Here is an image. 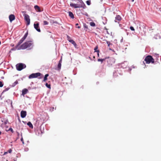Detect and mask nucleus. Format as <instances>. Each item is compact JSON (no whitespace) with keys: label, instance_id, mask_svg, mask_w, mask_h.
Listing matches in <instances>:
<instances>
[{"label":"nucleus","instance_id":"obj_1","mask_svg":"<svg viewBox=\"0 0 161 161\" xmlns=\"http://www.w3.org/2000/svg\"><path fill=\"white\" fill-rule=\"evenodd\" d=\"M32 41H28L25 42L21 46V48L24 49L27 48L32 47L33 46Z\"/></svg>","mask_w":161,"mask_h":161},{"label":"nucleus","instance_id":"obj_2","mask_svg":"<svg viewBox=\"0 0 161 161\" xmlns=\"http://www.w3.org/2000/svg\"><path fill=\"white\" fill-rule=\"evenodd\" d=\"M115 59L113 58H108L107 60L108 66L109 67L112 66L115 63Z\"/></svg>","mask_w":161,"mask_h":161},{"label":"nucleus","instance_id":"obj_3","mask_svg":"<svg viewBox=\"0 0 161 161\" xmlns=\"http://www.w3.org/2000/svg\"><path fill=\"white\" fill-rule=\"evenodd\" d=\"M145 60L147 64H150V63H153L154 62V59L150 55H148L147 56Z\"/></svg>","mask_w":161,"mask_h":161},{"label":"nucleus","instance_id":"obj_4","mask_svg":"<svg viewBox=\"0 0 161 161\" xmlns=\"http://www.w3.org/2000/svg\"><path fill=\"white\" fill-rule=\"evenodd\" d=\"M24 17V19L26 22V25H30V16L27 14H24L23 15Z\"/></svg>","mask_w":161,"mask_h":161},{"label":"nucleus","instance_id":"obj_5","mask_svg":"<svg viewBox=\"0 0 161 161\" xmlns=\"http://www.w3.org/2000/svg\"><path fill=\"white\" fill-rule=\"evenodd\" d=\"M41 75V74L39 72L36 73H32L29 76V78L32 79L36 78L38 76H40Z\"/></svg>","mask_w":161,"mask_h":161},{"label":"nucleus","instance_id":"obj_6","mask_svg":"<svg viewBox=\"0 0 161 161\" xmlns=\"http://www.w3.org/2000/svg\"><path fill=\"white\" fill-rule=\"evenodd\" d=\"M70 5L71 7L74 8H80L83 7L82 5L78 4H75L73 3H70Z\"/></svg>","mask_w":161,"mask_h":161},{"label":"nucleus","instance_id":"obj_7","mask_svg":"<svg viewBox=\"0 0 161 161\" xmlns=\"http://www.w3.org/2000/svg\"><path fill=\"white\" fill-rule=\"evenodd\" d=\"M28 34V31L25 33L24 36L21 39V43H22L26 38Z\"/></svg>","mask_w":161,"mask_h":161},{"label":"nucleus","instance_id":"obj_8","mask_svg":"<svg viewBox=\"0 0 161 161\" xmlns=\"http://www.w3.org/2000/svg\"><path fill=\"white\" fill-rule=\"evenodd\" d=\"M34 28L38 32H40L41 31V30L40 29L39 27V24L38 23L36 24L35 23L34 24Z\"/></svg>","mask_w":161,"mask_h":161},{"label":"nucleus","instance_id":"obj_9","mask_svg":"<svg viewBox=\"0 0 161 161\" xmlns=\"http://www.w3.org/2000/svg\"><path fill=\"white\" fill-rule=\"evenodd\" d=\"M27 114L26 112L25 111L22 110L21 111V117L22 118L25 117Z\"/></svg>","mask_w":161,"mask_h":161},{"label":"nucleus","instance_id":"obj_10","mask_svg":"<svg viewBox=\"0 0 161 161\" xmlns=\"http://www.w3.org/2000/svg\"><path fill=\"white\" fill-rule=\"evenodd\" d=\"M9 19L11 22L15 19V16L13 14H11L9 16Z\"/></svg>","mask_w":161,"mask_h":161},{"label":"nucleus","instance_id":"obj_11","mask_svg":"<svg viewBox=\"0 0 161 161\" xmlns=\"http://www.w3.org/2000/svg\"><path fill=\"white\" fill-rule=\"evenodd\" d=\"M121 19V17L119 15H117L116 17H115V22H117L119 21H120Z\"/></svg>","mask_w":161,"mask_h":161},{"label":"nucleus","instance_id":"obj_12","mask_svg":"<svg viewBox=\"0 0 161 161\" xmlns=\"http://www.w3.org/2000/svg\"><path fill=\"white\" fill-rule=\"evenodd\" d=\"M15 49H20V41L15 46Z\"/></svg>","mask_w":161,"mask_h":161},{"label":"nucleus","instance_id":"obj_13","mask_svg":"<svg viewBox=\"0 0 161 161\" xmlns=\"http://www.w3.org/2000/svg\"><path fill=\"white\" fill-rule=\"evenodd\" d=\"M28 92V90L27 89L25 88L23 89L22 91V95L24 96L25 94H26Z\"/></svg>","mask_w":161,"mask_h":161},{"label":"nucleus","instance_id":"obj_14","mask_svg":"<svg viewBox=\"0 0 161 161\" xmlns=\"http://www.w3.org/2000/svg\"><path fill=\"white\" fill-rule=\"evenodd\" d=\"M61 62H62V59H61L59 61V62L58 65V70H60L61 68Z\"/></svg>","mask_w":161,"mask_h":161},{"label":"nucleus","instance_id":"obj_15","mask_svg":"<svg viewBox=\"0 0 161 161\" xmlns=\"http://www.w3.org/2000/svg\"><path fill=\"white\" fill-rule=\"evenodd\" d=\"M34 8L36 11L38 12H41V9L40 7L37 5H35L34 6Z\"/></svg>","mask_w":161,"mask_h":161},{"label":"nucleus","instance_id":"obj_16","mask_svg":"<svg viewBox=\"0 0 161 161\" xmlns=\"http://www.w3.org/2000/svg\"><path fill=\"white\" fill-rule=\"evenodd\" d=\"M19 81V79H18L16 80L12 85V87L16 85L18 83V81Z\"/></svg>","mask_w":161,"mask_h":161},{"label":"nucleus","instance_id":"obj_17","mask_svg":"<svg viewBox=\"0 0 161 161\" xmlns=\"http://www.w3.org/2000/svg\"><path fill=\"white\" fill-rule=\"evenodd\" d=\"M26 67V66L25 64L21 63V70Z\"/></svg>","mask_w":161,"mask_h":161},{"label":"nucleus","instance_id":"obj_18","mask_svg":"<svg viewBox=\"0 0 161 161\" xmlns=\"http://www.w3.org/2000/svg\"><path fill=\"white\" fill-rule=\"evenodd\" d=\"M107 43L108 44V47H109V49L111 50H112V49L111 48V47H110L111 46H112L113 44L111 43L110 42L108 41L107 42Z\"/></svg>","mask_w":161,"mask_h":161},{"label":"nucleus","instance_id":"obj_19","mask_svg":"<svg viewBox=\"0 0 161 161\" xmlns=\"http://www.w3.org/2000/svg\"><path fill=\"white\" fill-rule=\"evenodd\" d=\"M16 68L18 70L20 71V63L17 64L16 65Z\"/></svg>","mask_w":161,"mask_h":161},{"label":"nucleus","instance_id":"obj_20","mask_svg":"<svg viewBox=\"0 0 161 161\" xmlns=\"http://www.w3.org/2000/svg\"><path fill=\"white\" fill-rule=\"evenodd\" d=\"M69 16H70V17H71V18H72V19L74 18V14L72 12H69Z\"/></svg>","mask_w":161,"mask_h":161},{"label":"nucleus","instance_id":"obj_21","mask_svg":"<svg viewBox=\"0 0 161 161\" xmlns=\"http://www.w3.org/2000/svg\"><path fill=\"white\" fill-rule=\"evenodd\" d=\"M27 125L29 126L32 129L33 128V126L32 125V124L30 122H29L27 124Z\"/></svg>","mask_w":161,"mask_h":161},{"label":"nucleus","instance_id":"obj_22","mask_svg":"<svg viewBox=\"0 0 161 161\" xmlns=\"http://www.w3.org/2000/svg\"><path fill=\"white\" fill-rule=\"evenodd\" d=\"M48 76H49V75L48 74H46V75H45V76L44 77L43 81H46L47 80V77Z\"/></svg>","mask_w":161,"mask_h":161},{"label":"nucleus","instance_id":"obj_23","mask_svg":"<svg viewBox=\"0 0 161 161\" xmlns=\"http://www.w3.org/2000/svg\"><path fill=\"white\" fill-rule=\"evenodd\" d=\"M69 42L71 43L72 44H73L75 46H76V44L75 42L73 40H71L69 41Z\"/></svg>","mask_w":161,"mask_h":161},{"label":"nucleus","instance_id":"obj_24","mask_svg":"<svg viewBox=\"0 0 161 161\" xmlns=\"http://www.w3.org/2000/svg\"><path fill=\"white\" fill-rule=\"evenodd\" d=\"M90 25L91 26H95V23L93 22H91L90 23Z\"/></svg>","mask_w":161,"mask_h":161},{"label":"nucleus","instance_id":"obj_25","mask_svg":"<svg viewBox=\"0 0 161 161\" xmlns=\"http://www.w3.org/2000/svg\"><path fill=\"white\" fill-rule=\"evenodd\" d=\"M12 150L11 149H10L7 152H5L4 153V154H6L8 153H10L12 152Z\"/></svg>","mask_w":161,"mask_h":161},{"label":"nucleus","instance_id":"obj_26","mask_svg":"<svg viewBox=\"0 0 161 161\" xmlns=\"http://www.w3.org/2000/svg\"><path fill=\"white\" fill-rule=\"evenodd\" d=\"M46 86L48 88H51V86L50 85L48 84L47 83H46Z\"/></svg>","mask_w":161,"mask_h":161},{"label":"nucleus","instance_id":"obj_27","mask_svg":"<svg viewBox=\"0 0 161 161\" xmlns=\"http://www.w3.org/2000/svg\"><path fill=\"white\" fill-rule=\"evenodd\" d=\"M48 24V22L46 21H43V25H47Z\"/></svg>","mask_w":161,"mask_h":161},{"label":"nucleus","instance_id":"obj_28","mask_svg":"<svg viewBox=\"0 0 161 161\" xmlns=\"http://www.w3.org/2000/svg\"><path fill=\"white\" fill-rule=\"evenodd\" d=\"M105 60V59H98V61H101V63H102L103 61Z\"/></svg>","mask_w":161,"mask_h":161},{"label":"nucleus","instance_id":"obj_29","mask_svg":"<svg viewBox=\"0 0 161 161\" xmlns=\"http://www.w3.org/2000/svg\"><path fill=\"white\" fill-rule=\"evenodd\" d=\"M9 88H6L3 91V92H2V93H3V92L8 91L9 89Z\"/></svg>","mask_w":161,"mask_h":161},{"label":"nucleus","instance_id":"obj_30","mask_svg":"<svg viewBox=\"0 0 161 161\" xmlns=\"http://www.w3.org/2000/svg\"><path fill=\"white\" fill-rule=\"evenodd\" d=\"M86 3L88 5H89L91 4V1L90 0H88L86 2Z\"/></svg>","mask_w":161,"mask_h":161},{"label":"nucleus","instance_id":"obj_31","mask_svg":"<svg viewBox=\"0 0 161 161\" xmlns=\"http://www.w3.org/2000/svg\"><path fill=\"white\" fill-rule=\"evenodd\" d=\"M67 38L69 42L70 40H72L71 38L68 36V35L67 36Z\"/></svg>","mask_w":161,"mask_h":161},{"label":"nucleus","instance_id":"obj_32","mask_svg":"<svg viewBox=\"0 0 161 161\" xmlns=\"http://www.w3.org/2000/svg\"><path fill=\"white\" fill-rule=\"evenodd\" d=\"M8 123V121L7 119L4 120L3 121V123L5 125H6Z\"/></svg>","mask_w":161,"mask_h":161},{"label":"nucleus","instance_id":"obj_33","mask_svg":"<svg viewBox=\"0 0 161 161\" xmlns=\"http://www.w3.org/2000/svg\"><path fill=\"white\" fill-rule=\"evenodd\" d=\"M54 107H51L50 109V110L51 111H53L54 110Z\"/></svg>","mask_w":161,"mask_h":161},{"label":"nucleus","instance_id":"obj_34","mask_svg":"<svg viewBox=\"0 0 161 161\" xmlns=\"http://www.w3.org/2000/svg\"><path fill=\"white\" fill-rule=\"evenodd\" d=\"M3 84L2 81H0V87H2L3 86Z\"/></svg>","mask_w":161,"mask_h":161},{"label":"nucleus","instance_id":"obj_35","mask_svg":"<svg viewBox=\"0 0 161 161\" xmlns=\"http://www.w3.org/2000/svg\"><path fill=\"white\" fill-rule=\"evenodd\" d=\"M78 25H79V24L78 23H77V24H75V25H76V27H77V28H78L79 29H80V26H77Z\"/></svg>","mask_w":161,"mask_h":161},{"label":"nucleus","instance_id":"obj_36","mask_svg":"<svg viewBox=\"0 0 161 161\" xmlns=\"http://www.w3.org/2000/svg\"><path fill=\"white\" fill-rule=\"evenodd\" d=\"M130 29L132 31H134L135 30L134 27L132 26H130Z\"/></svg>","mask_w":161,"mask_h":161},{"label":"nucleus","instance_id":"obj_37","mask_svg":"<svg viewBox=\"0 0 161 161\" xmlns=\"http://www.w3.org/2000/svg\"><path fill=\"white\" fill-rule=\"evenodd\" d=\"M8 131H10L12 132H13V130L11 128H9V129L8 130Z\"/></svg>","mask_w":161,"mask_h":161},{"label":"nucleus","instance_id":"obj_38","mask_svg":"<svg viewBox=\"0 0 161 161\" xmlns=\"http://www.w3.org/2000/svg\"><path fill=\"white\" fill-rule=\"evenodd\" d=\"M84 27L85 28L88 29V28L87 26L85 24H84Z\"/></svg>","mask_w":161,"mask_h":161},{"label":"nucleus","instance_id":"obj_39","mask_svg":"<svg viewBox=\"0 0 161 161\" xmlns=\"http://www.w3.org/2000/svg\"><path fill=\"white\" fill-rule=\"evenodd\" d=\"M99 51H94V52H97V55H98V56H99Z\"/></svg>","mask_w":161,"mask_h":161},{"label":"nucleus","instance_id":"obj_40","mask_svg":"<svg viewBox=\"0 0 161 161\" xmlns=\"http://www.w3.org/2000/svg\"><path fill=\"white\" fill-rule=\"evenodd\" d=\"M98 48L97 46H96L94 48V50H97Z\"/></svg>","mask_w":161,"mask_h":161},{"label":"nucleus","instance_id":"obj_41","mask_svg":"<svg viewBox=\"0 0 161 161\" xmlns=\"http://www.w3.org/2000/svg\"><path fill=\"white\" fill-rule=\"evenodd\" d=\"M7 101L8 102H9L10 103H11V104L12 105V101L10 100H8Z\"/></svg>","mask_w":161,"mask_h":161},{"label":"nucleus","instance_id":"obj_42","mask_svg":"<svg viewBox=\"0 0 161 161\" xmlns=\"http://www.w3.org/2000/svg\"><path fill=\"white\" fill-rule=\"evenodd\" d=\"M21 141L22 142L23 144H24V142L23 140V139L22 138H21Z\"/></svg>","mask_w":161,"mask_h":161},{"label":"nucleus","instance_id":"obj_43","mask_svg":"<svg viewBox=\"0 0 161 161\" xmlns=\"http://www.w3.org/2000/svg\"><path fill=\"white\" fill-rule=\"evenodd\" d=\"M123 41V38L122 37V39L121 40L120 42H122Z\"/></svg>","mask_w":161,"mask_h":161},{"label":"nucleus","instance_id":"obj_44","mask_svg":"<svg viewBox=\"0 0 161 161\" xmlns=\"http://www.w3.org/2000/svg\"><path fill=\"white\" fill-rule=\"evenodd\" d=\"M18 120H19V121H20V119H19V117H18Z\"/></svg>","mask_w":161,"mask_h":161},{"label":"nucleus","instance_id":"obj_45","mask_svg":"<svg viewBox=\"0 0 161 161\" xmlns=\"http://www.w3.org/2000/svg\"><path fill=\"white\" fill-rule=\"evenodd\" d=\"M18 75H15L14 77H16V76H18Z\"/></svg>","mask_w":161,"mask_h":161},{"label":"nucleus","instance_id":"obj_46","mask_svg":"<svg viewBox=\"0 0 161 161\" xmlns=\"http://www.w3.org/2000/svg\"><path fill=\"white\" fill-rule=\"evenodd\" d=\"M11 50H14V49H13V48H12V49H11Z\"/></svg>","mask_w":161,"mask_h":161},{"label":"nucleus","instance_id":"obj_47","mask_svg":"<svg viewBox=\"0 0 161 161\" xmlns=\"http://www.w3.org/2000/svg\"><path fill=\"white\" fill-rule=\"evenodd\" d=\"M159 10H160V11H161V8H160Z\"/></svg>","mask_w":161,"mask_h":161},{"label":"nucleus","instance_id":"obj_48","mask_svg":"<svg viewBox=\"0 0 161 161\" xmlns=\"http://www.w3.org/2000/svg\"><path fill=\"white\" fill-rule=\"evenodd\" d=\"M1 134V131H0V135Z\"/></svg>","mask_w":161,"mask_h":161},{"label":"nucleus","instance_id":"obj_49","mask_svg":"<svg viewBox=\"0 0 161 161\" xmlns=\"http://www.w3.org/2000/svg\"><path fill=\"white\" fill-rule=\"evenodd\" d=\"M134 1V0H132V2H133V1Z\"/></svg>","mask_w":161,"mask_h":161}]
</instances>
